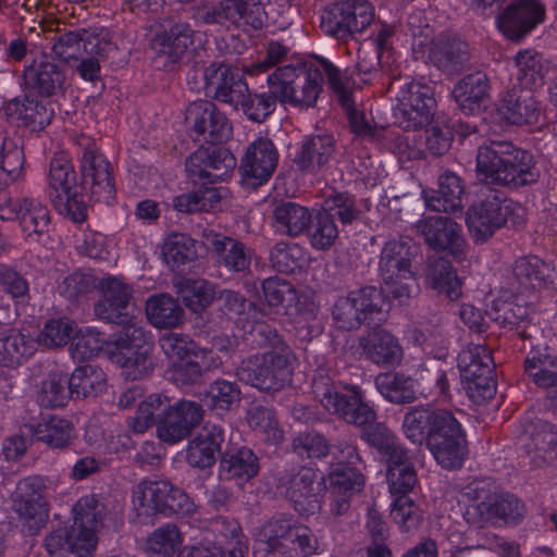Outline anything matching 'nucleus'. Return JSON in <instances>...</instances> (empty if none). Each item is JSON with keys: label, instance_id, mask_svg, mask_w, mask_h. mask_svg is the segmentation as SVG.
Masks as SVG:
<instances>
[{"label": "nucleus", "instance_id": "52", "mask_svg": "<svg viewBox=\"0 0 557 557\" xmlns=\"http://www.w3.org/2000/svg\"><path fill=\"white\" fill-rule=\"evenodd\" d=\"M67 373L54 369L41 381L37 393V401L42 407L54 408L63 406L71 396Z\"/></svg>", "mask_w": 557, "mask_h": 557}, {"label": "nucleus", "instance_id": "24", "mask_svg": "<svg viewBox=\"0 0 557 557\" xmlns=\"http://www.w3.org/2000/svg\"><path fill=\"white\" fill-rule=\"evenodd\" d=\"M433 376L431 372L421 368L413 376L404 373H383L376 376L375 385L381 395L395 404L411 403L418 396H424L430 389L423 386V382Z\"/></svg>", "mask_w": 557, "mask_h": 557}, {"label": "nucleus", "instance_id": "50", "mask_svg": "<svg viewBox=\"0 0 557 557\" xmlns=\"http://www.w3.org/2000/svg\"><path fill=\"white\" fill-rule=\"evenodd\" d=\"M35 435L38 441L49 447L62 449L72 444L75 438V429L69 420L51 416L37 424Z\"/></svg>", "mask_w": 557, "mask_h": 557}, {"label": "nucleus", "instance_id": "56", "mask_svg": "<svg viewBox=\"0 0 557 557\" xmlns=\"http://www.w3.org/2000/svg\"><path fill=\"white\" fill-rule=\"evenodd\" d=\"M458 367L461 379H471L483 374V369L488 374L494 373V361L490 349L485 345L471 344L458 356Z\"/></svg>", "mask_w": 557, "mask_h": 557}, {"label": "nucleus", "instance_id": "48", "mask_svg": "<svg viewBox=\"0 0 557 557\" xmlns=\"http://www.w3.org/2000/svg\"><path fill=\"white\" fill-rule=\"evenodd\" d=\"M258 470L257 457L245 447L224 456L220 462L221 475L226 480H234L237 485L253 478Z\"/></svg>", "mask_w": 557, "mask_h": 557}, {"label": "nucleus", "instance_id": "22", "mask_svg": "<svg viewBox=\"0 0 557 557\" xmlns=\"http://www.w3.org/2000/svg\"><path fill=\"white\" fill-rule=\"evenodd\" d=\"M471 507L485 521L502 519L506 523H516L524 513L523 504L515 496H499L490 486H478L468 494Z\"/></svg>", "mask_w": 557, "mask_h": 557}, {"label": "nucleus", "instance_id": "49", "mask_svg": "<svg viewBox=\"0 0 557 557\" xmlns=\"http://www.w3.org/2000/svg\"><path fill=\"white\" fill-rule=\"evenodd\" d=\"M107 387V377L102 369L87 364L76 368L69 381L71 396L86 398L102 393Z\"/></svg>", "mask_w": 557, "mask_h": 557}, {"label": "nucleus", "instance_id": "55", "mask_svg": "<svg viewBox=\"0 0 557 557\" xmlns=\"http://www.w3.org/2000/svg\"><path fill=\"white\" fill-rule=\"evenodd\" d=\"M163 261L171 268L177 269L196 259L195 240L186 234L173 233L168 235L161 246Z\"/></svg>", "mask_w": 557, "mask_h": 557}, {"label": "nucleus", "instance_id": "3", "mask_svg": "<svg viewBox=\"0 0 557 557\" xmlns=\"http://www.w3.org/2000/svg\"><path fill=\"white\" fill-rule=\"evenodd\" d=\"M312 391L315 399L329 412L338 414L348 423L362 426V437L379 450L385 461L405 450L385 425L372 424L376 418L375 411L363 401L358 386H345V392L341 393L329 377L320 376L313 380Z\"/></svg>", "mask_w": 557, "mask_h": 557}, {"label": "nucleus", "instance_id": "40", "mask_svg": "<svg viewBox=\"0 0 557 557\" xmlns=\"http://www.w3.org/2000/svg\"><path fill=\"white\" fill-rule=\"evenodd\" d=\"M465 186L454 173H445L438 180V190L424 194L425 205L433 211L453 212L462 208Z\"/></svg>", "mask_w": 557, "mask_h": 557}, {"label": "nucleus", "instance_id": "41", "mask_svg": "<svg viewBox=\"0 0 557 557\" xmlns=\"http://www.w3.org/2000/svg\"><path fill=\"white\" fill-rule=\"evenodd\" d=\"M223 441V431L219 426L205 430L194 437L187 446L186 460L195 468H209L215 462V456Z\"/></svg>", "mask_w": 557, "mask_h": 557}, {"label": "nucleus", "instance_id": "8", "mask_svg": "<svg viewBox=\"0 0 557 557\" xmlns=\"http://www.w3.org/2000/svg\"><path fill=\"white\" fill-rule=\"evenodd\" d=\"M236 61V54L230 52L213 61L207 70H264L269 67H276V70H338L324 57L313 53H292L288 47L277 41H271L268 45L264 59L256 67L239 66Z\"/></svg>", "mask_w": 557, "mask_h": 557}, {"label": "nucleus", "instance_id": "6", "mask_svg": "<svg viewBox=\"0 0 557 557\" xmlns=\"http://www.w3.org/2000/svg\"><path fill=\"white\" fill-rule=\"evenodd\" d=\"M160 346L172 363V379L180 384H194L200 380L202 371L219 368L222 363L212 350L180 333L163 335Z\"/></svg>", "mask_w": 557, "mask_h": 557}, {"label": "nucleus", "instance_id": "27", "mask_svg": "<svg viewBox=\"0 0 557 557\" xmlns=\"http://www.w3.org/2000/svg\"><path fill=\"white\" fill-rule=\"evenodd\" d=\"M343 453L348 463L338 462L334 465L329 475L332 495L334 497L342 496L341 500H336L333 509L336 515H341L348 509V498L352 493L360 491L364 484L363 476L352 467L359 460L356 448L346 445Z\"/></svg>", "mask_w": 557, "mask_h": 557}, {"label": "nucleus", "instance_id": "45", "mask_svg": "<svg viewBox=\"0 0 557 557\" xmlns=\"http://www.w3.org/2000/svg\"><path fill=\"white\" fill-rule=\"evenodd\" d=\"M36 343L23 333L8 326H0V366L14 367L30 357Z\"/></svg>", "mask_w": 557, "mask_h": 557}, {"label": "nucleus", "instance_id": "58", "mask_svg": "<svg viewBox=\"0 0 557 557\" xmlns=\"http://www.w3.org/2000/svg\"><path fill=\"white\" fill-rule=\"evenodd\" d=\"M183 544V535L174 524L154 530L145 543L147 554L154 557H171Z\"/></svg>", "mask_w": 557, "mask_h": 557}, {"label": "nucleus", "instance_id": "32", "mask_svg": "<svg viewBox=\"0 0 557 557\" xmlns=\"http://www.w3.org/2000/svg\"><path fill=\"white\" fill-rule=\"evenodd\" d=\"M207 94L238 109L248 94V85L238 72H201Z\"/></svg>", "mask_w": 557, "mask_h": 557}, {"label": "nucleus", "instance_id": "38", "mask_svg": "<svg viewBox=\"0 0 557 557\" xmlns=\"http://www.w3.org/2000/svg\"><path fill=\"white\" fill-rule=\"evenodd\" d=\"M172 491L165 481H140L132 492V503L138 517H150L164 510V497Z\"/></svg>", "mask_w": 557, "mask_h": 557}, {"label": "nucleus", "instance_id": "13", "mask_svg": "<svg viewBox=\"0 0 557 557\" xmlns=\"http://www.w3.org/2000/svg\"><path fill=\"white\" fill-rule=\"evenodd\" d=\"M521 212L522 208L519 205L492 197L470 207L467 225L473 240L484 243L506 222L519 225L522 220Z\"/></svg>", "mask_w": 557, "mask_h": 557}, {"label": "nucleus", "instance_id": "54", "mask_svg": "<svg viewBox=\"0 0 557 557\" xmlns=\"http://www.w3.org/2000/svg\"><path fill=\"white\" fill-rule=\"evenodd\" d=\"M428 284L450 300H457L462 295V283L456 270L446 261L437 260L430 265Z\"/></svg>", "mask_w": 557, "mask_h": 557}, {"label": "nucleus", "instance_id": "62", "mask_svg": "<svg viewBox=\"0 0 557 557\" xmlns=\"http://www.w3.org/2000/svg\"><path fill=\"white\" fill-rule=\"evenodd\" d=\"M205 399L211 409L221 414L238 406L240 391L236 384L230 381L218 380L210 385Z\"/></svg>", "mask_w": 557, "mask_h": 557}, {"label": "nucleus", "instance_id": "59", "mask_svg": "<svg viewBox=\"0 0 557 557\" xmlns=\"http://www.w3.org/2000/svg\"><path fill=\"white\" fill-rule=\"evenodd\" d=\"M264 300L277 314H290L289 310L296 304L297 294L293 285L276 277H270L262 283Z\"/></svg>", "mask_w": 557, "mask_h": 557}, {"label": "nucleus", "instance_id": "34", "mask_svg": "<svg viewBox=\"0 0 557 557\" xmlns=\"http://www.w3.org/2000/svg\"><path fill=\"white\" fill-rule=\"evenodd\" d=\"M320 476L311 468H302L290 481L287 495L297 511L304 515L314 513L320 509Z\"/></svg>", "mask_w": 557, "mask_h": 557}, {"label": "nucleus", "instance_id": "29", "mask_svg": "<svg viewBox=\"0 0 557 557\" xmlns=\"http://www.w3.org/2000/svg\"><path fill=\"white\" fill-rule=\"evenodd\" d=\"M83 184L97 201L109 202L114 195L111 166L102 153L86 149L82 156Z\"/></svg>", "mask_w": 557, "mask_h": 557}, {"label": "nucleus", "instance_id": "16", "mask_svg": "<svg viewBox=\"0 0 557 557\" xmlns=\"http://www.w3.org/2000/svg\"><path fill=\"white\" fill-rule=\"evenodd\" d=\"M0 218L18 220L25 237L38 242L50 228V211L38 199H12L7 193H0Z\"/></svg>", "mask_w": 557, "mask_h": 557}, {"label": "nucleus", "instance_id": "44", "mask_svg": "<svg viewBox=\"0 0 557 557\" xmlns=\"http://www.w3.org/2000/svg\"><path fill=\"white\" fill-rule=\"evenodd\" d=\"M226 20L245 32L262 28L267 18L264 7L260 0H223Z\"/></svg>", "mask_w": 557, "mask_h": 557}, {"label": "nucleus", "instance_id": "9", "mask_svg": "<svg viewBox=\"0 0 557 557\" xmlns=\"http://www.w3.org/2000/svg\"><path fill=\"white\" fill-rule=\"evenodd\" d=\"M379 269L384 294L399 302L411 296L414 274L411 271V252L407 243L403 240L386 243L381 252Z\"/></svg>", "mask_w": 557, "mask_h": 557}, {"label": "nucleus", "instance_id": "15", "mask_svg": "<svg viewBox=\"0 0 557 557\" xmlns=\"http://www.w3.org/2000/svg\"><path fill=\"white\" fill-rule=\"evenodd\" d=\"M49 187L55 193L53 200L61 213L76 222L85 219L86 205L77 193L74 169L66 156L57 154L51 160Z\"/></svg>", "mask_w": 557, "mask_h": 557}, {"label": "nucleus", "instance_id": "1", "mask_svg": "<svg viewBox=\"0 0 557 557\" xmlns=\"http://www.w3.org/2000/svg\"><path fill=\"white\" fill-rule=\"evenodd\" d=\"M101 298L95 305L96 314L123 326L114 342L111 358L127 380H138L153 368L151 344L138 320L139 310L131 304L132 287L120 277L109 276L99 283Z\"/></svg>", "mask_w": 557, "mask_h": 557}, {"label": "nucleus", "instance_id": "64", "mask_svg": "<svg viewBox=\"0 0 557 557\" xmlns=\"http://www.w3.org/2000/svg\"><path fill=\"white\" fill-rule=\"evenodd\" d=\"M382 293V289L367 286L348 294L363 322L371 320L374 314H380L386 309L387 304Z\"/></svg>", "mask_w": 557, "mask_h": 557}, {"label": "nucleus", "instance_id": "21", "mask_svg": "<svg viewBox=\"0 0 557 557\" xmlns=\"http://www.w3.org/2000/svg\"><path fill=\"white\" fill-rule=\"evenodd\" d=\"M45 481L39 476H29L20 481L18 497L14 503L15 510L24 520L28 534H35L48 521V504L41 492Z\"/></svg>", "mask_w": 557, "mask_h": 557}, {"label": "nucleus", "instance_id": "19", "mask_svg": "<svg viewBox=\"0 0 557 557\" xmlns=\"http://www.w3.org/2000/svg\"><path fill=\"white\" fill-rule=\"evenodd\" d=\"M545 14L540 0H515L496 15V25L507 38L518 41L543 23Z\"/></svg>", "mask_w": 557, "mask_h": 557}, {"label": "nucleus", "instance_id": "17", "mask_svg": "<svg viewBox=\"0 0 557 557\" xmlns=\"http://www.w3.org/2000/svg\"><path fill=\"white\" fill-rule=\"evenodd\" d=\"M397 121L406 131H417L428 125L435 109L434 94L431 87L411 82L399 92Z\"/></svg>", "mask_w": 557, "mask_h": 557}, {"label": "nucleus", "instance_id": "2", "mask_svg": "<svg viewBox=\"0 0 557 557\" xmlns=\"http://www.w3.org/2000/svg\"><path fill=\"white\" fill-rule=\"evenodd\" d=\"M52 58L60 64L75 70H100L102 66L120 65L126 57L127 48H121L122 40L107 27L76 28L61 30L57 28L50 38Z\"/></svg>", "mask_w": 557, "mask_h": 557}, {"label": "nucleus", "instance_id": "43", "mask_svg": "<svg viewBox=\"0 0 557 557\" xmlns=\"http://www.w3.org/2000/svg\"><path fill=\"white\" fill-rule=\"evenodd\" d=\"M145 311L148 321L157 329H174L184 320L183 308L166 294L150 296L146 301Z\"/></svg>", "mask_w": 557, "mask_h": 557}, {"label": "nucleus", "instance_id": "51", "mask_svg": "<svg viewBox=\"0 0 557 557\" xmlns=\"http://www.w3.org/2000/svg\"><path fill=\"white\" fill-rule=\"evenodd\" d=\"M175 287L185 306L194 312L207 308L215 297L213 285L203 278L182 277L175 282Z\"/></svg>", "mask_w": 557, "mask_h": 557}, {"label": "nucleus", "instance_id": "14", "mask_svg": "<svg viewBox=\"0 0 557 557\" xmlns=\"http://www.w3.org/2000/svg\"><path fill=\"white\" fill-rule=\"evenodd\" d=\"M267 82L274 98L294 107H312L322 89L319 72H272Z\"/></svg>", "mask_w": 557, "mask_h": 557}, {"label": "nucleus", "instance_id": "33", "mask_svg": "<svg viewBox=\"0 0 557 557\" xmlns=\"http://www.w3.org/2000/svg\"><path fill=\"white\" fill-rule=\"evenodd\" d=\"M453 95L465 114L480 113L488 100V79L485 72H472L466 75L456 84Z\"/></svg>", "mask_w": 557, "mask_h": 557}, {"label": "nucleus", "instance_id": "5", "mask_svg": "<svg viewBox=\"0 0 557 557\" xmlns=\"http://www.w3.org/2000/svg\"><path fill=\"white\" fill-rule=\"evenodd\" d=\"M476 171L486 184L512 187L531 184L539 177L532 156L508 141L481 146L476 154Z\"/></svg>", "mask_w": 557, "mask_h": 557}, {"label": "nucleus", "instance_id": "31", "mask_svg": "<svg viewBox=\"0 0 557 557\" xmlns=\"http://www.w3.org/2000/svg\"><path fill=\"white\" fill-rule=\"evenodd\" d=\"M366 357L382 368L398 366L403 359V347L398 339L385 330H374L360 339Z\"/></svg>", "mask_w": 557, "mask_h": 557}, {"label": "nucleus", "instance_id": "12", "mask_svg": "<svg viewBox=\"0 0 557 557\" xmlns=\"http://www.w3.org/2000/svg\"><path fill=\"white\" fill-rule=\"evenodd\" d=\"M237 375L239 380L259 389L278 391L290 382L289 357L274 351L251 356L242 362Z\"/></svg>", "mask_w": 557, "mask_h": 557}, {"label": "nucleus", "instance_id": "7", "mask_svg": "<svg viewBox=\"0 0 557 557\" xmlns=\"http://www.w3.org/2000/svg\"><path fill=\"white\" fill-rule=\"evenodd\" d=\"M258 539L272 557H307L317 548L311 530L285 515L268 520L260 528Z\"/></svg>", "mask_w": 557, "mask_h": 557}, {"label": "nucleus", "instance_id": "23", "mask_svg": "<svg viewBox=\"0 0 557 557\" xmlns=\"http://www.w3.org/2000/svg\"><path fill=\"white\" fill-rule=\"evenodd\" d=\"M278 152L268 137H258L247 147L242 159L243 178L252 186L267 182L276 169Z\"/></svg>", "mask_w": 557, "mask_h": 557}, {"label": "nucleus", "instance_id": "36", "mask_svg": "<svg viewBox=\"0 0 557 557\" xmlns=\"http://www.w3.org/2000/svg\"><path fill=\"white\" fill-rule=\"evenodd\" d=\"M498 116L509 124L523 125L537 121L540 110L530 91L507 92L497 107Z\"/></svg>", "mask_w": 557, "mask_h": 557}, {"label": "nucleus", "instance_id": "26", "mask_svg": "<svg viewBox=\"0 0 557 557\" xmlns=\"http://www.w3.org/2000/svg\"><path fill=\"white\" fill-rule=\"evenodd\" d=\"M186 121L195 133L207 140L220 141L232 134V126L226 116L214 103L207 100L193 102L187 108Z\"/></svg>", "mask_w": 557, "mask_h": 557}, {"label": "nucleus", "instance_id": "39", "mask_svg": "<svg viewBox=\"0 0 557 557\" xmlns=\"http://www.w3.org/2000/svg\"><path fill=\"white\" fill-rule=\"evenodd\" d=\"M213 548L221 557H247L249 543L238 521L230 518L216 520Z\"/></svg>", "mask_w": 557, "mask_h": 557}, {"label": "nucleus", "instance_id": "30", "mask_svg": "<svg viewBox=\"0 0 557 557\" xmlns=\"http://www.w3.org/2000/svg\"><path fill=\"white\" fill-rule=\"evenodd\" d=\"M5 116L17 125L40 131L48 126L53 116L54 109L49 100H35L25 94L24 99L15 98L3 106Z\"/></svg>", "mask_w": 557, "mask_h": 557}, {"label": "nucleus", "instance_id": "37", "mask_svg": "<svg viewBox=\"0 0 557 557\" xmlns=\"http://www.w3.org/2000/svg\"><path fill=\"white\" fill-rule=\"evenodd\" d=\"M428 58L437 69L462 66L469 60V46L459 38L440 34L432 39Z\"/></svg>", "mask_w": 557, "mask_h": 557}, {"label": "nucleus", "instance_id": "4", "mask_svg": "<svg viewBox=\"0 0 557 557\" xmlns=\"http://www.w3.org/2000/svg\"><path fill=\"white\" fill-rule=\"evenodd\" d=\"M109 510L94 494L81 497L73 507L74 523L69 532L57 529L46 539V549L50 555L71 550L77 557H92L97 547V532L104 527Z\"/></svg>", "mask_w": 557, "mask_h": 557}, {"label": "nucleus", "instance_id": "25", "mask_svg": "<svg viewBox=\"0 0 557 557\" xmlns=\"http://www.w3.org/2000/svg\"><path fill=\"white\" fill-rule=\"evenodd\" d=\"M201 419L202 409L197 403L177 401L168 408L164 417L159 421L158 436L168 444L177 443L184 440L200 423Z\"/></svg>", "mask_w": 557, "mask_h": 557}, {"label": "nucleus", "instance_id": "61", "mask_svg": "<svg viewBox=\"0 0 557 557\" xmlns=\"http://www.w3.org/2000/svg\"><path fill=\"white\" fill-rule=\"evenodd\" d=\"M170 407V400L162 395L152 394L141 400L137 411L128 421V426L135 433H144L154 423V416L164 412Z\"/></svg>", "mask_w": 557, "mask_h": 557}, {"label": "nucleus", "instance_id": "20", "mask_svg": "<svg viewBox=\"0 0 557 557\" xmlns=\"http://www.w3.org/2000/svg\"><path fill=\"white\" fill-rule=\"evenodd\" d=\"M236 166V159L226 148L200 147L186 160V170L195 181H223Z\"/></svg>", "mask_w": 557, "mask_h": 557}, {"label": "nucleus", "instance_id": "18", "mask_svg": "<svg viewBox=\"0 0 557 557\" xmlns=\"http://www.w3.org/2000/svg\"><path fill=\"white\" fill-rule=\"evenodd\" d=\"M414 228L431 248L448 251L456 259L465 257L467 242L462 228L450 218L424 216L416 222Z\"/></svg>", "mask_w": 557, "mask_h": 557}, {"label": "nucleus", "instance_id": "46", "mask_svg": "<svg viewBox=\"0 0 557 557\" xmlns=\"http://www.w3.org/2000/svg\"><path fill=\"white\" fill-rule=\"evenodd\" d=\"M310 223L311 214L308 209L295 202L280 203L273 211V225L282 235L298 236Z\"/></svg>", "mask_w": 557, "mask_h": 557}, {"label": "nucleus", "instance_id": "47", "mask_svg": "<svg viewBox=\"0 0 557 557\" xmlns=\"http://www.w3.org/2000/svg\"><path fill=\"white\" fill-rule=\"evenodd\" d=\"M385 462L387 465V483L391 494L406 496L418 481L407 451H398L397 455H393Z\"/></svg>", "mask_w": 557, "mask_h": 557}, {"label": "nucleus", "instance_id": "11", "mask_svg": "<svg viewBox=\"0 0 557 557\" xmlns=\"http://www.w3.org/2000/svg\"><path fill=\"white\" fill-rule=\"evenodd\" d=\"M374 20V8L367 0H344L330 3L321 18L324 32L339 40L362 33Z\"/></svg>", "mask_w": 557, "mask_h": 557}, {"label": "nucleus", "instance_id": "53", "mask_svg": "<svg viewBox=\"0 0 557 557\" xmlns=\"http://www.w3.org/2000/svg\"><path fill=\"white\" fill-rule=\"evenodd\" d=\"M335 140L331 135H319L307 139L297 156L302 170L313 171L324 165L334 153Z\"/></svg>", "mask_w": 557, "mask_h": 557}, {"label": "nucleus", "instance_id": "10", "mask_svg": "<svg viewBox=\"0 0 557 557\" xmlns=\"http://www.w3.org/2000/svg\"><path fill=\"white\" fill-rule=\"evenodd\" d=\"M463 442L460 423L453 413L445 409L435 410L428 436V447L435 460L446 469L460 467Z\"/></svg>", "mask_w": 557, "mask_h": 557}, {"label": "nucleus", "instance_id": "35", "mask_svg": "<svg viewBox=\"0 0 557 557\" xmlns=\"http://www.w3.org/2000/svg\"><path fill=\"white\" fill-rule=\"evenodd\" d=\"M519 443L534 458L550 460L557 456V432L547 422L529 423L519 436Z\"/></svg>", "mask_w": 557, "mask_h": 557}, {"label": "nucleus", "instance_id": "63", "mask_svg": "<svg viewBox=\"0 0 557 557\" xmlns=\"http://www.w3.org/2000/svg\"><path fill=\"white\" fill-rule=\"evenodd\" d=\"M434 411L429 408L414 407L408 411L403 421V430L412 443H428L429 431L433 421Z\"/></svg>", "mask_w": 557, "mask_h": 557}, {"label": "nucleus", "instance_id": "42", "mask_svg": "<svg viewBox=\"0 0 557 557\" xmlns=\"http://www.w3.org/2000/svg\"><path fill=\"white\" fill-rule=\"evenodd\" d=\"M525 371L537 386L548 389L547 396L557 406V358L533 350L525 360Z\"/></svg>", "mask_w": 557, "mask_h": 557}, {"label": "nucleus", "instance_id": "28", "mask_svg": "<svg viewBox=\"0 0 557 557\" xmlns=\"http://www.w3.org/2000/svg\"><path fill=\"white\" fill-rule=\"evenodd\" d=\"M202 243L216 259V262L233 272H242L249 268L251 256L249 249L239 240L216 233L212 228L202 231Z\"/></svg>", "mask_w": 557, "mask_h": 557}, {"label": "nucleus", "instance_id": "57", "mask_svg": "<svg viewBox=\"0 0 557 557\" xmlns=\"http://www.w3.org/2000/svg\"><path fill=\"white\" fill-rule=\"evenodd\" d=\"M194 30L187 23H175L166 33L163 49L160 50L159 59H165L168 63H177L183 59L187 49L194 44Z\"/></svg>", "mask_w": 557, "mask_h": 557}, {"label": "nucleus", "instance_id": "60", "mask_svg": "<svg viewBox=\"0 0 557 557\" xmlns=\"http://www.w3.org/2000/svg\"><path fill=\"white\" fill-rule=\"evenodd\" d=\"M23 165L24 153L21 147L0 133V185L20 178Z\"/></svg>", "mask_w": 557, "mask_h": 557}]
</instances>
